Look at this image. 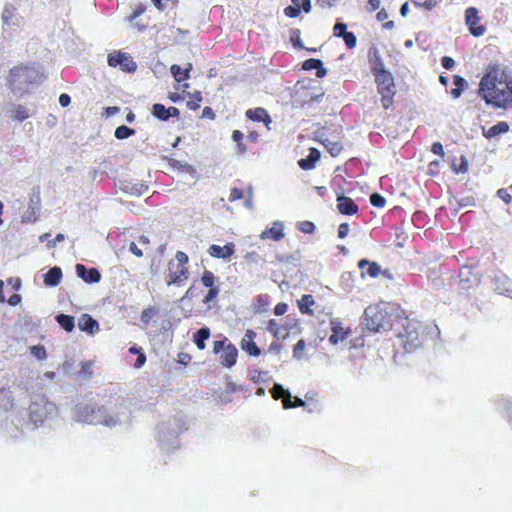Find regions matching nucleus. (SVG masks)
Wrapping results in <instances>:
<instances>
[{"label": "nucleus", "instance_id": "obj_1", "mask_svg": "<svg viewBox=\"0 0 512 512\" xmlns=\"http://www.w3.org/2000/svg\"><path fill=\"white\" fill-rule=\"evenodd\" d=\"M479 93L486 104L506 109L512 105V77L504 68L493 67L481 79Z\"/></svg>", "mask_w": 512, "mask_h": 512}, {"label": "nucleus", "instance_id": "obj_2", "mask_svg": "<svg viewBox=\"0 0 512 512\" xmlns=\"http://www.w3.org/2000/svg\"><path fill=\"white\" fill-rule=\"evenodd\" d=\"M73 418L82 423L92 425L103 424L109 428L115 427L121 422L118 416L107 415L106 412L92 404H78L73 411Z\"/></svg>", "mask_w": 512, "mask_h": 512}, {"label": "nucleus", "instance_id": "obj_3", "mask_svg": "<svg viewBox=\"0 0 512 512\" xmlns=\"http://www.w3.org/2000/svg\"><path fill=\"white\" fill-rule=\"evenodd\" d=\"M56 415V405L44 396H37L29 405V418L25 424L27 428L34 430L38 426L42 425L46 420L52 419Z\"/></svg>", "mask_w": 512, "mask_h": 512}, {"label": "nucleus", "instance_id": "obj_4", "mask_svg": "<svg viewBox=\"0 0 512 512\" xmlns=\"http://www.w3.org/2000/svg\"><path fill=\"white\" fill-rule=\"evenodd\" d=\"M40 74L34 67L15 66L8 75V85L13 92L24 93L31 84L38 82Z\"/></svg>", "mask_w": 512, "mask_h": 512}, {"label": "nucleus", "instance_id": "obj_5", "mask_svg": "<svg viewBox=\"0 0 512 512\" xmlns=\"http://www.w3.org/2000/svg\"><path fill=\"white\" fill-rule=\"evenodd\" d=\"M366 326L369 330L378 332L387 327V313L378 306H369L365 309Z\"/></svg>", "mask_w": 512, "mask_h": 512}, {"label": "nucleus", "instance_id": "obj_6", "mask_svg": "<svg viewBox=\"0 0 512 512\" xmlns=\"http://www.w3.org/2000/svg\"><path fill=\"white\" fill-rule=\"evenodd\" d=\"M2 30L19 28L22 25L23 17L17 8L12 4H6L1 13Z\"/></svg>", "mask_w": 512, "mask_h": 512}, {"label": "nucleus", "instance_id": "obj_7", "mask_svg": "<svg viewBox=\"0 0 512 512\" xmlns=\"http://www.w3.org/2000/svg\"><path fill=\"white\" fill-rule=\"evenodd\" d=\"M41 209V198L39 187H34L29 195V206L22 216V222H35Z\"/></svg>", "mask_w": 512, "mask_h": 512}, {"label": "nucleus", "instance_id": "obj_8", "mask_svg": "<svg viewBox=\"0 0 512 512\" xmlns=\"http://www.w3.org/2000/svg\"><path fill=\"white\" fill-rule=\"evenodd\" d=\"M108 64L111 67L120 66L123 71L133 72L136 70V63L127 53L114 52L108 55Z\"/></svg>", "mask_w": 512, "mask_h": 512}, {"label": "nucleus", "instance_id": "obj_9", "mask_svg": "<svg viewBox=\"0 0 512 512\" xmlns=\"http://www.w3.org/2000/svg\"><path fill=\"white\" fill-rule=\"evenodd\" d=\"M478 11L474 7H469L465 12L466 24L469 26L472 35L479 37L485 32V28L482 25L477 26L478 22Z\"/></svg>", "mask_w": 512, "mask_h": 512}, {"label": "nucleus", "instance_id": "obj_10", "mask_svg": "<svg viewBox=\"0 0 512 512\" xmlns=\"http://www.w3.org/2000/svg\"><path fill=\"white\" fill-rule=\"evenodd\" d=\"M378 93L381 95V102L383 108L387 109L392 103L393 96L395 94V85L394 81L391 80V83H378Z\"/></svg>", "mask_w": 512, "mask_h": 512}, {"label": "nucleus", "instance_id": "obj_11", "mask_svg": "<svg viewBox=\"0 0 512 512\" xmlns=\"http://www.w3.org/2000/svg\"><path fill=\"white\" fill-rule=\"evenodd\" d=\"M77 276L87 283H98L101 279V274L96 268L87 269L82 264L76 265Z\"/></svg>", "mask_w": 512, "mask_h": 512}, {"label": "nucleus", "instance_id": "obj_12", "mask_svg": "<svg viewBox=\"0 0 512 512\" xmlns=\"http://www.w3.org/2000/svg\"><path fill=\"white\" fill-rule=\"evenodd\" d=\"M174 263L169 262V280L168 285H180L182 282L188 279V269L186 267L177 266L176 270H173Z\"/></svg>", "mask_w": 512, "mask_h": 512}, {"label": "nucleus", "instance_id": "obj_13", "mask_svg": "<svg viewBox=\"0 0 512 512\" xmlns=\"http://www.w3.org/2000/svg\"><path fill=\"white\" fill-rule=\"evenodd\" d=\"M274 399H283V405L285 409L292 408V396L291 393L285 389L281 384L275 383L270 390Z\"/></svg>", "mask_w": 512, "mask_h": 512}, {"label": "nucleus", "instance_id": "obj_14", "mask_svg": "<svg viewBox=\"0 0 512 512\" xmlns=\"http://www.w3.org/2000/svg\"><path fill=\"white\" fill-rule=\"evenodd\" d=\"M255 336H256V333L254 331L247 330L242 341H241V348L250 355L259 356L260 349L253 341Z\"/></svg>", "mask_w": 512, "mask_h": 512}, {"label": "nucleus", "instance_id": "obj_15", "mask_svg": "<svg viewBox=\"0 0 512 512\" xmlns=\"http://www.w3.org/2000/svg\"><path fill=\"white\" fill-rule=\"evenodd\" d=\"M78 327L81 331L94 334L98 332L100 327L98 322L93 319L89 314H82L78 319Z\"/></svg>", "mask_w": 512, "mask_h": 512}, {"label": "nucleus", "instance_id": "obj_16", "mask_svg": "<svg viewBox=\"0 0 512 512\" xmlns=\"http://www.w3.org/2000/svg\"><path fill=\"white\" fill-rule=\"evenodd\" d=\"M284 236H285V233L283 231V224L280 221H275L271 228L264 230L260 234L261 239H263V240L272 239L274 241H279Z\"/></svg>", "mask_w": 512, "mask_h": 512}, {"label": "nucleus", "instance_id": "obj_17", "mask_svg": "<svg viewBox=\"0 0 512 512\" xmlns=\"http://www.w3.org/2000/svg\"><path fill=\"white\" fill-rule=\"evenodd\" d=\"M337 209L341 214L352 215L358 211L357 205L354 201L344 195L337 197Z\"/></svg>", "mask_w": 512, "mask_h": 512}, {"label": "nucleus", "instance_id": "obj_18", "mask_svg": "<svg viewBox=\"0 0 512 512\" xmlns=\"http://www.w3.org/2000/svg\"><path fill=\"white\" fill-rule=\"evenodd\" d=\"M234 253V244L228 243L224 246L219 245H211L209 248V254L212 257L220 258V259H227Z\"/></svg>", "mask_w": 512, "mask_h": 512}, {"label": "nucleus", "instance_id": "obj_19", "mask_svg": "<svg viewBox=\"0 0 512 512\" xmlns=\"http://www.w3.org/2000/svg\"><path fill=\"white\" fill-rule=\"evenodd\" d=\"M332 334L329 337V342L333 345L338 344L340 341L345 340L350 333L349 330H344L339 322L331 321Z\"/></svg>", "mask_w": 512, "mask_h": 512}, {"label": "nucleus", "instance_id": "obj_20", "mask_svg": "<svg viewBox=\"0 0 512 512\" xmlns=\"http://www.w3.org/2000/svg\"><path fill=\"white\" fill-rule=\"evenodd\" d=\"M237 355V348L234 345L228 343L225 349L221 352V364L226 367H232L236 363Z\"/></svg>", "mask_w": 512, "mask_h": 512}, {"label": "nucleus", "instance_id": "obj_21", "mask_svg": "<svg viewBox=\"0 0 512 512\" xmlns=\"http://www.w3.org/2000/svg\"><path fill=\"white\" fill-rule=\"evenodd\" d=\"M509 131V125L505 121L498 122L497 124L493 125L492 127L486 129L485 127H482V134L490 139L494 138L497 135L504 134Z\"/></svg>", "mask_w": 512, "mask_h": 512}, {"label": "nucleus", "instance_id": "obj_22", "mask_svg": "<svg viewBox=\"0 0 512 512\" xmlns=\"http://www.w3.org/2000/svg\"><path fill=\"white\" fill-rule=\"evenodd\" d=\"M320 158V152L316 148L310 150V154L306 158H302L298 161V165L303 170H310L314 167L317 160Z\"/></svg>", "mask_w": 512, "mask_h": 512}, {"label": "nucleus", "instance_id": "obj_23", "mask_svg": "<svg viewBox=\"0 0 512 512\" xmlns=\"http://www.w3.org/2000/svg\"><path fill=\"white\" fill-rule=\"evenodd\" d=\"M358 267L361 269V270H364L365 267H367V270H366V273L373 277V278H376L377 276H379L382 272L381 270V267L378 263L376 262H370L369 260L367 259H362L359 261L358 263Z\"/></svg>", "mask_w": 512, "mask_h": 512}, {"label": "nucleus", "instance_id": "obj_24", "mask_svg": "<svg viewBox=\"0 0 512 512\" xmlns=\"http://www.w3.org/2000/svg\"><path fill=\"white\" fill-rule=\"evenodd\" d=\"M62 278V271L59 267H52L45 275H44V283L47 286H56L59 284Z\"/></svg>", "mask_w": 512, "mask_h": 512}, {"label": "nucleus", "instance_id": "obj_25", "mask_svg": "<svg viewBox=\"0 0 512 512\" xmlns=\"http://www.w3.org/2000/svg\"><path fill=\"white\" fill-rule=\"evenodd\" d=\"M246 116L249 119L256 121H263L266 126L271 122L270 116L267 114V111L263 108H256L255 110H247Z\"/></svg>", "mask_w": 512, "mask_h": 512}, {"label": "nucleus", "instance_id": "obj_26", "mask_svg": "<svg viewBox=\"0 0 512 512\" xmlns=\"http://www.w3.org/2000/svg\"><path fill=\"white\" fill-rule=\"evenodd\" d=\"M369 61L372 66L373 72L385 69L379 51L376 48H371L369 50Z\"/></svg>", "mask_w": 512, "mask_h": 512}, {"label": "nucleus", "instance_id": "obj_27", "mask_svg": "<svg viewBox=\"0 0 512 512\" xmlns=\"http://www.w3.org/2000/svg\"><path fill=\"white\" fill-rule=\"evenodd\" d=\"M428 279L435 289H443L445 287V279L436 269L428 270Z\"/></svg>", "mask_w": 512, "mask_h": 512}, {"label": "nucleus", "instance_id": "obj_28", "mask_svg": "<svg viewBox=\"0 0 512 512\" xmlns=\"http://www.w3.org/2000/svg\"><path fill=\"white\" fill-rule=\"evenodd\" d=\"M192 69V64L188 63L187 67L182 72L181 67L177 64H173L170 68L171 74L177 82H181L189 78V72Z\"/></svg>", "mask_w": 512, "mask_h": 512}, {"label": "nucleus", "instance_id": "obj_29", "mask_svg": "<svg viewBox=\"0 0 512 512\" xmlns=\"http://www.w3.org/2000/svg\"><path fill=\"white\" fill-rule=\"evenodd\" d=\"M209 336L210 330L208 327H203L194 334V343L199 350H203L205 348V340H207Z\"/></svg>", "mask_w": 512, "mask_h": 512}, {"label": "nucleus", "instance_id": "obj_30", "mask_svg": "<svg viewBox=\"0 0 512 512\" xmlns=\"http://www.w3.org/2000/svg\"><path fill=\"white\" fill-rule=\"evenodd\" d=\"M10 116L17 121H23L29 118V112L23 105H13L10 109Z\"/></svg>", "mask_w": 512, "mask_h": 512}, {"label": "nucleus", "instance_id": "obj_31", "mask_svg": "<svg viewBox=\"0 0 512 512\" xmlns=\"http://www.w3.org/2000/svg\"><path fill=\"white\" fill-rule=\"evenodd\" d=\"M321 142L333 157L338 156L342 151L343 147L338 141L331 140L329 138H323L321 139Z\"/></svg>", "mask_w": 512, "mask_h": 512}, {"label": "nucleus", "instance_id": "obj_32", "mask_svg": "<svg viewBox=\"0 0 512 512\" xmlns=\"http://www.w3.org/2000/svg\"><path fill=\"white\" fill-rule=\"evenodd\" d=\"M56 320L59 323V325L67 332H71L75 327L74 317L72 316L66 314H59L56 317Z\"/></svg>", "mask_w": 512, "mask_h": 512}, {"label": "nucleus", "instance_id": "obj_33", "mask_svg": "<svg viewBox=\"0 0 512 512\" xmlns=\"http://www.w3.org/2000/svg\"><path fill=\"white\" fill-rule=\"evenodd\" d=\"M453 84L455 85V88L450 91V94L454 98H458V97H460L464 86L467 85V82L464 78H462L458 75H455L453 77Z\"/></svg>", "mask_w": 512, "mask_h": 512}, {"label": "nucleus", "instance_id": "obj_34", "mask_svg": "<svg viewBox=\"0 0 512 512\" xmlns=\"http://www.w3.org/2000/svg\"><path fill=\"white\" fill-rule=\"evenodd\" d=\"M314 304V299L312 295H303L300 300H298L299 309L302 313H311L310 307Z\"/></svg>", "mask_w": 512, "mask_h": 512}, {"label": "nucleus", "instance_id": "obj_35", "mask_svg": "<svg viewBox=\"0 0 512 512\" xmlns=\"http://www.w3.org/2000/svg\"><path fill=\"white\" fill-rule=\"evenodd\" d=\"M152 113L156 118L160 120L165 121L169 119V111H167V108H165L163 104H154L152 107Z\"/></svg>", "mask_w": 512, "mask_h": 512}, {"label": "nucleus", "instance_id": "obj_36", "mask_svg": "<svg viewBox=\"0 0 512 512\" xmlns=\"http://www.w3.org/2000/svg\"><path fill=\"white\" fill-rule=\"evenodd\" d=\"M420 345L418 340V335L415 332H408L406 336V340L404 342V347L407 351H412L414 348Z\"/></svg>", "mask_w": 512, "mask_h": 512}, {"label": "nucleus", "instance_id": "obj_37", "mask_svg": "<svg viewBox=\"0 0 512 512\" xmlns=\"http://www.w3.org/2000/svg\"><path fill=\"white\" fill-rule=\"evenodd\" d=\"M134 134H135V130H133L125 125H121V126L117 127L114 132V136L117 139H126Z\"/></svg>", "mask_w": 512, "mask_h": 512}, {"label": "nucleus", "instance_id": "obj_38", "mask_svg": "<svg viewBox=\"0 0 512 512\" xmlns=\"http://www.w3.org/2000/svg\"><path fill=\"white\" fill-rule=\"evenodd\" d=\"M450 168H452L456 174H465L468 171V161L464 156H461L459 163L454 162L450 165Z\"/></svg>", "mask_w": 512, "mask_h": 512}, {"label": "nucleus", "instance_id": "obj_39", "mask_svg": "<svg viewBox=\"0 0 512 512\" xmlns=\"http://www.w3.org/2000/svg\"><path fill=\"white\" fill-rule=\"evenodd\" d=\"M375 75V82L378 83H391V80H393L392 74L387 71L386 69L374 72Z\"/></svg>", "mask_w": 512, "mask_h": 512}, {"label": "nucleus", "instance_id": "obj_40", "mask_svg": "<svg viewBox=\"0 0 512 512\" xmlns=\"http://www.w3.org/2000/svg\"><path fill=\"white\" fill-rule=\"evenodd\" d=\"M214 280H215V276L214 274L211 272V271H208L206 270L204 273H203V276L201 278V281L203 283V285L205 287H208V288H213L215 287L214 286Z\"/></svg>", "mask_w": 512, "mask_h": 512}, {"label": "nucleus", "instance_id": "obj_41", "mask_svg": "<svg viewBox=\"0 0 512 512\" xmlns=\"http://www.w3.org/2000/svg\"><path fill=\"white\" fill-rule=\"evenodd\" d=\"M306 344L303 339H300L294 346L293 357L300 360L305 350Z\"/></svg>", "mask_w": 512, "mask_h": 512}, {"label": "nucleus", "instance_id": "obj_42", "mask_svg": "<svg viewBox=\"0 0 512 512\" xmlns=\"http://www.w3.org/2000/svg\"><path fill=\"white\" fill-rule=\"evenodd\" d=\"M31 354L39 360H43L46 358V350L43 346L34 345L30 348Z\"/></svg>", "mask_w": 512, "mask_h": 512}, {"label": "nucleus", "instance_id": "obj_43", "mask_svg": "<svg viewBox=\"0 0 512 512\" xmlns=\"http://www.w3.org/2000/svg\"><path fill=\"white\" fill-rule=\"evenodd\" d=\"M348 48H354L357 43L356 36L352 32H345L342 36Z\"/></svg>", "mask_w": 512, "mask_h": 512}, {"label": "nucleus", "instance_id": "obj_44", "mask_svg": "<svg viewBox=\"0 0 512 512\" xmlns=\"http://www.w3.org/2000/svg\"><path fill=\"white\" fill-rule=\"evenodd\" d=\"M370 203L375 207L382 208V207H384L386 201H385L384 197L381 196L380 194L373 193L370 196Z\"/></svg>", "mask_w": 512, "mask_h": 512}, {"label": "nucleus", "instance_id": "obj_45", "mask_svg": "<svg viewBox=\"0 0 512 512\" xmlns=\"http://www.w3.org/2000/svg\"><path fill=\"white\" fill-rule=\"evenodd\" d=\"M244 259L248 264H254V265H258L260 262L263 261V259L260 257V255L257 254L256 252L246 253L244 256Z\"/></svg>", "mask_w": 512, "mask_h": 512}, {"label": "nucleus", "instance_id": "obj_46", "mask_svg": "<svg viewBox=\"0 0 512 512\" xmlns=\"http://www.w3.org/2000/svg\"><path fill=\"white\" fill-rule=\"evenodd\" d=\"M294 5H296L299 10L302 8L305 13H309L311 11V0H291Z\"/></svg>", "mask_w": 512, "mask_h": 512}, {"label": "nucleus", "instance_id": "obj_47", "mask_svg": "<svg viewBox=\"0 0 512 512\" xmlns=\"http://www.w3.org/2000/svg\"><path fill=\"white\" fill-rule=\"evenodd\" d=\"M321 65H322V61L321 60L311 58V59H308V60L304 61L302 67L305 70H312V69H317L318 66H321Z\"/></svg>", "mask_w": 512, "mask_h": 512}, {"label": "nucleus", "instance_id": "obj_48", "mask_svg": "<svg viewBox=\"0 0 512 512\" xmlns=\"http://www.w3.org/2000/svg\"><path fill=\"white\" fill-rule=\"evenodd\" d=\"M145 10H146L145 6H143L142 4H138L137 6H135L132 13L128 17V20L130 22H133L136 18L141 16L145 12Z\"/></svg>", "mask_w": 512, "mask_h": 512}, {"label": "nucleus", "instance_id": "obj_49", "mask_svg": "<svg viewBox=\"0 0 512 512\" xmlns=\"http://www.w3.org/2000/svg\"><path fill=\"white\" fill-rule=\"evenodd\" d=\"M290 40L295 47L303 48V44L301 43V39H300V30H298V29L292 30L291 34H290Z\"/></svg>", "mask_w": 512, "mask_h": 512}, {"label": "nucleus", "instance_id": "obj_50", "mask_svg": "<svg viewBox=\"0 0 512 512\" xmlns=\"http://www.w3.org/2000/svg\"><path fill=\"white\" fill-rule=\"evenodd\" d=\"M194 99L191 100V101H188L187 102V106L192 109V110H196L200 107V102L202 100V97L200 95V92H196L194 95H193Z\"/></svg>", "mask_w": 512, "mask_h": 512}, {"label": "nucleus", "instance_id": "obj_51", "mask_svg": "<svg viewBox=\"0 0 512 512\" xmlns=\"http://www.w3.org/2000/svg\"><path fill=\"white\" fill-rule=\"evenodd\" d=\"M443 162H444V159L431 161L429 164V168H428V174L431 176L436 175L439 171L440 163H443Z\"/></svg>", "mask_w": 512, "mask_h": 512}, {"label": "nucleus", "instance_id": "obj_52", "mask_svg": "<svg viewBox=\"0 0 512 512\" xmlns=\"http://www.w3.org/2000/svg\"><path fill=\"white\" fill-rule=\"evenodd\" d=\"M284 13L287 17L295 18L300 14L299 8L292 3V5L284 9Z\"/></svg>", "mask_w": 512, "mask_h": 512}, {"label": "nucleus", "instance_id": "obj_53", "mask_svg": "<svg viewBox=\"0 0 512 512\" xmlns=\"http://www.w3.org/2000/svg\"><path fill=\"white\" fill-rule=\"evenodd\" d=\"M298 228L304 233H312L314 231V224L310 221H302L299 223Z\"/></svg>", "mask_w": 512, "mask_h": 512}, {"label": "nucleus", "instance_id": "obj_54", "mask_svg": "<svg viewBox=\"0 0 512 512\" xmlns=\"http://www.w3.org/2000/svg\"><path fill=\"white\" fill-rule=\"evenodd\" d=\"M175 259L178 263L177 266L186 267L185 264L188 262V256L186 253L178 251L175 255Z\"/></svg>", "mask_w": 512, "mask_h": 512}, {"label": "nucleus", "instance_id": "obj_55", "mask_svg": "<svg viewBox=\"0 0 512 512\" xmlns=\"http://www.w3.org/2000/svg\"><path fill=\"white\" fill-rule=\"evenodd\" d=\"M219 294V288L217 287H213V288H209V291L207 293V295L204 297V303H209L211 301H213Z\"/></svg>", "mask_w": 512, "mask_h": 512}, {"label": "nucleus", "instance_id": "obj_56", "mask_svg": "<svg viewBox=\"0 0 512 512\" xmlns=\"http://www.w3.org/2000/svg\"><path fill=\"white\" fill-rule=\"evenodd\" d=\"M267 329L274 334L275 337L280 338V329L274 319L269 320Z\"/></svg>", "mask_w": 512, "mask_h": 512}, {"label": "nucleus", "instance_id": "obj_57", "mask_svg": "<svg viewBox=\"0 0 512 512\" xmlns=\"http://www.w3.org/2000/svg\"><path fill=\"white\" fill-rule=\"evenodd\" d=\"M346 28V24L342 22H337L334 26V35L337 37H341L345 32H347Z\"/></svg>", "mask_w": 512, "mask_h": 512}, {"label": "nucleus", "instance_id": "obj_58", "mask_svg": "<svg viewBox=\"0 0 512 512\" xmlns=\"http://www.w3.org/2000/svg\"><path fill=\"white\" fill-rule=\"evenodd\" d=\"M431 151L435 154V155H440L441 158L443 159L445 153H444V147L443 145L440 143V142H435L432 147H431Z\"/></svg>", "mask_w": 512, "mask_h": 512}, {"label": "nucleus", "instance_id": "obj_59", "mask_svg": "<svg viewBox=\"0 0 512 512\" xmlns=\"http://www.w3.org/2000/svg\"><path fill=\"white\" fill-rule=\"evenodd\" d=\"M349 224L348 223H342L338 227V237L343 239L345 238L349 233Z\"/></svg>", "mask_w": 512, "mask_h": 512}, {"label": "nucleus", "instance_id": "obj_60", "mask_svg": "<svg viewBox=\"0 0 512 512\" xmlns=\"http://www.w3.org/2000/svg\"><path fill=\"white\" fill-rule=\"evenodd\" d=\"M243 197V192L242 190L238 189V188H233L231 189L230 191V195H229V200L230 201H235V200H239Z\"/></svg>", "mask_w": 512, "mask_h": 512}, {"label": "nucleus", "instance_id": "obj_61", "mask_svg": "<svg viewBox=\"0 0 512 512\" xmlns=\"http://www.w3.org/2000/svg\"><path fill=\"white\" fill-rule=\"evenodd\" d=\"M287 304L286 303H278L274 308V313L277 316L283 315L287 312Z\"/></svg>", "mask_w": 512, "mask_h": 512}, {"label": "nucleus", "instance_id": "obj_62", "mask_svg": "<svg viewBox=\"0 0 512 512\" xmlns=\"http://www.w3.org/2000/svg\"><path fill=\"white\" fill-rule=\"evenodd\" d=\"M71 102V98L68 94L66 93H62L60 96H59V104L62 106V107H66L70 104Z\"/></svg>", "mask_w": 512, "mask_h": 512}, {"label": "nucleus", "instance_id": "obj_63", "mask_svg": "<svg viewBox=\"0 0 512 512\" xmlns=\"http://www.w3.org/2000/svg\"><path fill=\"white\" fill-rule=\"evenodd\" d=\"M497 194L505 203H509L511 201V195L507 192V190L499 189Z\"/></svg>", "mask_w": 512, "mask_h": 512}, {"label": "nucleus", "instance_id": "obj_64", "mask_svg": "<svg viewBox=\"0 0 512 512\" xmlns=\"http://www.w3.org/2000/svg\"><path fill=\"white\" fill-rule=\"evenodd\" d=\"M129 251L131 253H133L135 256L137 257H142L143 256V252L140 248H138V246L134 243V242H131L130 245H129Z\"/></svg>", "mask_w": 512, "mask_h": 512}]
</instances>
